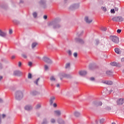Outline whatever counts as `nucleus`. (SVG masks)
<instances>
[{"label": "nucleus", "instance_id": "nucleus-1", "mask_svg": "<svg viewBox=\"0 0 124 124\" xmlns=\"http://www.w3.org/2000/svg\"><path fill=\"white\" fill-rule=\"evenodd\" d=\"M109 39L112 41L114 43H115L116 44L119 43L120 42V40L119 39V37H118L117 36H110Z\"/></svg>", "mask_w": 124, "mask_h": 124}, {"label": "nucleus", "instance_id": "nucleus-2", "mask_svg": "<svg viewBox=\"0 0 124 124\" xmlns=\"http://www.w3.org/2000/svg\"><path fill=\"white\" fill-rule=\"evenodd\" d=\"M16 98L17 100H20L23 98V93L21 91H17L16 93Z\"/></svg>", "mask_w": 124, "mask_h": 124}, {"label": "nucleus", "instance_id": "nucleus-3", "mask_svg": "<svg viewBox=\"0 0 124 124\" xmlns=\"http://www.w3.org/2000/svg\"><path fill=\"white\" fill-rule=\"evenodd\" d=\"M113 22H123L124 18L122 16H114L112 19Z\"/></svg>", "mask_w": 124, "mask_h": 124}, {"label": "nucleus", "instance_id": "nucleus-4", "mask_svg": "<svg viewBox=\"0 0 124 124\" xmlns=\"http://www.w3.org/2000/svg\"><path fill=\"white\" fill-rule=\"evenodd\" d=\"M84 20L87 24H91L93 22V18L89 16H86L84 17Z\"/></svg>", "mask_w": 124, "mask_h": 124}, {"label": "nucleus", "instance_id": "nucleus-5", "mask_svg": "<svg viewBox=\"0 0 124 124\" xmlns=\"http://www.w3.org/2000/svg\"><path fill=\"white\" fill-rule=\"evenodd\" d=\"M43 61L46 63H52L53 61H52L50 58L47 57H44L43 58Z\"/></svg>", "mask_w": 124, "mask_h": 124}, {"label": "nucleus", "instance_id": "nucleus-6", "mask_svg": "<svg viewBox=\"0 0 124 124\" xmlns=\"http://www.w3.org/2000/svg\"><path fill=\"white\" fill-rule=\"evenodd\" d=\"M93 106L94 107H99V106H102V103L101 102H96V101H93L92 103Z\"/></svg>", "mask_w": 124, "mask_h": 124}, {"label": "nucleus", "instance_id": "nucleus-7", "mask_svg": "<svg viewBox=\"0 0 124 124\" xmlns=\"http://www.w3.org/2000/svg\"><path fill=\"white\" fill-rule=\"evenodd\" d=\"M59 77L61 79V80L62 79V78H64V77H65L66 78H70V77H71V76H70V75H66L65 74H60L59 75Z\"/></svg>", "mask_w": 124, "mask_h": 124}, {"label": "nucleus", "instance_id": "nucleus-8", "mask_svg": "<svg viewBox=\"0 0 124 124\" xmlns=\"http://www.w3.org/2000/svg\"><path fill=\"white\" fill-rule=\"evenodd\" d=\"M117 105H123L124 103V99L123 98H120L117 100Z\"/></svg>", "mask_w": 124, "mask_h": 124}, {"label": "nucleus", "instance_id": "nucleus-9", "mask_svg": "<svg viewBox=\"0 0 124 124\" xmlns=\"http://www.w3.org/2000/svg\"><path fill=\"white\" fill-rule=\"evenodd\" d=\"M54 114L55 116L60 117L62 115V111L60 110H56L54 111Z\"/></svg>", "mask_w": 124, "mask_h": 124}, {"label": "nucleus", "instance_id": "nucleus-10", "mask_svg": "<svg viewBox=\"0 0 124 124\" xmlns=\"http://www.w3.org/2000/svg\"><path fill=\"white\" fill-rule=\"evenodd\" d=\"M80 5L78 3L74 4L73 5L71 6L70 8H72L73 9H77V8H79Z\"/></svg>", "mask_w": 124, "mask_h": 124}, {"label": "nucleus", "instance_id": "nucleus-11", "mask_svg": "<svg viewBox=\"0 0 124 124\" xmlns=\"http://www.w3.org/2000/svg\"><path fill=\"white\" fill-rule=\"evenodd\" d=\"M14 75L15 76H20V75H22V73L20 71H15L14 72Z\"/></svg>", "mask_w": 124, "mask_h": 124}, {"label": "nucleus", "instance_id": "nucleus-12", "mask_svg": "<svg viewBox=\"0 0 124 124\" xmlns=\"http://www.w3.org/2000/svg\"><path fill=\"white\" fill-rule=\"evenodd\" d=\"M32 109V107L30 105H27L25 107V109L27 111H31Z\"/></svg>", "mask_w": 124, "mask_h": 124}, {"label": "nucleus", "instance_id": "nucleus-13", "mask_svg": "<svg viewBox=\"0 0 124 124\" xmlns=\"http://www.w3.org/2000/svg\"><path fill=\"white\" fill-rule=\"evenodd\" d=\"M76 41H77V42H78V43H80V44H84V43H85L84 40L80 38L76 39Z\"/></svg>", "mask_w": 124, "mask_h": 124}, {"label": "nucleus", "instance_id": "nucleus-14", "mask_svg": "<svg viewBox=\"0 0 124 124\" xmlns=\"http://www.w3.org/2000/svg\"><path fill=\"white\" fill-rule=\"evenodd\" d=\"M79 74L80 76H85L87 74V72L86 71H80L79 72Z\"/></svg>", "mask_w": 124, "mask_h": 124}, {"label": "nucleus", "instance_id": "nucleus-15", "mask_svg": "<svg viewBox=\"0 0 124 124\" xmlns=\"http://www.w3.org/2000/svg\"><path fill=\"white\" fill-rule=\"evenodd\" d=\"M111 65L112 66H120V63L116 62H112L110 63Z\"/></svg>", "mask_w": 124, "mask_h": 124}, {"label": "nucleus", "instance_id": "nucleus-16", "mask_svg": "<svg viewBox=\"0 0 124 124\" xmlns=\"http://www.w3.org/2000/svg\"><path fill=\"white\" fill-rule=\"evenodd\" d=\"M0 36H2V37L6 36V33L0 30Z\"/></svg>", "mask_w": 124, "mask_h": 124}, {"label": "nucleus", "instance_id": "nucleus-17", "mask_svg": "<svg viewBox=\"0 0 124 124\" xmlns=\"http://www.w3.org/2000/svg\"><path fill=\"white\" fill-rule=\"evenodd\" d=\"M37 45H38V44L37 43H36V42L33 43L31 45L32 49H34V48H35V47H36Z\"/></svg>", "mask_w": 124, "mask_h": 124}, {"label": "nucleus", "instance_id": "nucleus-18", "mask_svg": "<svg viewBox=\"0 0 124 124\" xmlns=\"http://www.w3.org/2000/svg\"><path fill=\"white\" fill-rule=\"evenodd\" d=\"M55 98L54 96L51 97L50 99V104L52 105L53 104V102H54V100H55Z\"/></svg>", "mask_w": 124, "mask_h": 124}, {"label": "nucleus", "instance_id": "nucleus-19", "mask_svg": "<svg viewBox=\"0 0 124 124\" xmlns=\"http://www.w3.org/2000/svg\"><path fill=\"white\" fill-rule=\"evenodd\" d=\"M114 50L115 53H116V54H121V53H122V52L121 51V50L118 48H115Z\"/></svg>", "mask_w": 124, "mask_h": 124}, {"label": "nucleus", "instance_id": "nucleus-20", "mask_svg": "<svg viewBox=\"0 0 124 124\" xmlns=\"http://www.w3.org/2000/svg\"><path fill=\"white\" fill-rule=\"evenodd\" d=\"M74 114V116H75V117H79V116H80V112H79V111H75Z\"/></svg>", "mask_w": 124, "mask_h": 124}, {"label": "nucleus", "instance_id": "nucleus-21", "mask_svg": "<svg viewBox=\"0 0 124 124\" xmlns=\"http://www.w3.org/2000/svg\"><path fill=\"white\" fill-rule=\"evenodd\" d=\"M55 24V22L54 21H51L47 23L48 27H51V26H53Z\"/></svg>", "mask_w": 124, "mask_h": 124}, {"label": "nucleus", "instance_id": "nucleus-22", "mask_svg": "<svg viewBox=\"0 0 124 124\" xmlns=\"http://www.w3.org/2000/svg\"><path fill=\"white\" fill-rule=\"evenodd\" d=\"M50 80L51 82H55V81H56V78L54 76H51L50 78Z\"/></svg>", "mask_w": 124, "mask_h": 124}, {"label": "nucleus", "instance_id": "nucleus-23", "mask_svg": "<svg viewBox=\"0 0 124 124\" xmlns=\"http://www.w3.org/2000/svg\"><path fill=\"white\" fill-rule=\"evenodd\" d=\"M59 124H64V121H63V120H62V119H60L58 121Z\"/></svg>", "mask_w": 124, "mask_h": 124}, {"label": "nucleus", "instance_id": "nucleus-24", "mask_svg": "<svg viewBox=\"0 0 124 124\" xmlns=\"http://www.w3.org/2000/svg\"><path fill=\"white\" fill-rule=\"evenodd\" d=\"M65 68H69V67H70V63H67L65 64Z\"/></svg>", "mask_w": 124, "mask_h": 124}, {"label": "nucleus", "instance_id": "nucleus-25", "mask_svg": "<svg viewBox=\"0 0 124 124\" xmlns=\"http://www.w3.org/2000/svg\"><path fill=\"white\" fill-rule=\"evenodd\" d=\"M101 9H102L103 11H104L105 12H106V11H107V8H106V7H102L101 8Z\"/></svg>", "mask_w": 124, "mask_h": 124}, {"label": "nucleus", "instance_id": "nucleus-26", "mask_svg": "<svg viewBox=\"0 0 124 124\" xmlns=\"http://www.w3.org/2000/svg\"><path fill=\"white\" fill-rule=\"evenodd\" d=\"M101 31H107V28L103 27L101 28Z\"/></svg>", "mask_w": 124, "mask_h": 124}, {"label": "nucleus", "instance_id": "nucleus-27", "mask_svg": "<svg viewBox=\"0 0 124 124\" xmlns=\"http://www.w3.org/2000/svg\"><path fill=\"white\" fill-rule=\"evenodd\" d=\"M50 122L51 123H52V124H55V123H56V120H55V119L52 118L50 120Z\"/></svg>", "mask_w": 124, "mask_h": 124}, {"label": "nucleus", "instance_id": "nucleus-28", "mask_svg": "<svg viewBox=\"0 0 124 124\" xmlns=\"http://www.w3.org/2000/svg\"><path fill=\"white\" fill-rule=\"evenodd\" d=\"M99 123H100V124H103L104 123V119H100V120H99Z\"/></svg>", "mask_w": 124, "mask_h": 124}, {"label": "nucleus", "instance_id": "nucleus-29", "mask_svg": "<svg viewBox=\"0 0 124 124\" xmlns=\"http://www.w3.org/2000/svg\"><path fill=\"white\" fill-rule=\"evenodd\" d=\"M32 94L33 95H36V94H38V92H37V91H33L32 92Z\"/></svg>", "mask_w": 124, "mask_h": 124}, {"label": "nucleus", "instance_id": "nucleus-30", "mask_svg": "<svg viewBox=\"0 0 124 124\" xmlns=\"http://www.w3.org/2000/svg\"><path fill=\"white\" fill-rule=\"evenodd\" d=\"M33 16L34 18H36V17L37 16V14L36 13V12H34L33 13Z\"/></svg>", "mask_w": 124, "mask_h": 124}, {"label": "nucleus", "instance_id": "nucleus-31", "mask_svg": "<svg viewBox=\"0 0 124 124\" xmlns=\"http://www.w3.org/2000/svg\"><path fill=\"white\" fill-rule=\"evenodd\" d=\"M112 72H111V71H108L106 72V74H107V75H111Z\"/></svg>", "mask_w": 124, "mask_h": 124}, {"label": "nucleus", "instance_id": "nucleus-32", "mask_svg": "<svg viewBox=\"0 0 124 124\" xmlns=\"http://www.w3.org/2000/svg\"><path fill=\"white\" fill-rule=\"evenodd\" d=\"M58 28H60V25H54L53 26V28L54 29H57Z\"/></svg>", "mask_w": 124, "mask_h": 124}, {"label": "nucleus", "instance_id": "nucleus-33", "mask_svg": "<svg viewBox=\"0 0 124 124\" xmlns=\"http://www.w3.org/2000/svg\"><path fill=\"white\" fill-rule=\"evenodd\" d=\"M28 79H31V74L29 73L28 76Z\"/></svg>", "mask_w": 124, "mask_h": 124}, {"label": "nucleus", "instance_id": "nucleus-34", "mask_svg": "<svg viewBox=\"0 0 124 124\" xmlns=\"http://www.w3.org/2000/svg\"><path fill=\"white\" fill-rule=\"evenodd\" d=\"M113 82L112 81H108V85H112Z\"/></svg>", "mask_w": 124, "mask_h": 124}, {"label": "nucleus", "instance_id": "nucleus-35", "mask_svg": "<svg viewBox=\"0 0 124 124\" xmlns=\"http://www.w3.org/2000/svg\"><path fill=\"white\" fill-rule=\"evenodd\" d=\"M47 123H48V121L46 120V119H44L42 124H46Z\"/></svg>", "mask_w": 124, "mask_h": 124}, {"label": "nucleus", "instance_id": "nucleus-36", "mask_svg": "<svg viewBox=\"0 0 124 124\" xmlns=\"http://www.w3.org/2000/svg\"><path fill=\"white\" fill-rule=\"evenodd\" d=\"M40 78H38L35 82V84H36V85H38V81H39Z\"/></svg>", "mask_w": 124, "mask_h": 124}, {"label": "nucleus", "instance_id": "nucleus-37", "mask_svg": "<svg viewBox=\"0 0 124 124\" xmlns=\"http://www.w3.org/2000/svg\"><path fill=\"white\" fill-rule=\"evenodd\" d=\"M90 81H93L95 80V79L93 77H91L90 78Z\"/></svg>", "mask_w": 124, "mask_h": 124}, {"label": "nucleus", "instance_id": "nucleus-38", "mask_svg": "<svg viewBox=\"0 0 124 124\" xmlns=\"http://www.w3.org/2000/svg\"><path fill=\"white\" fill-rule=\"evenodd\" d=\"M45 70H48L49 69V67L47 66V65H45Z\"/></svg>", "mask_w": 124, "mask_h": 124}, {"label": "nucleus", "instance_id": "nucleus-39", "mask_svg": "<svg viewBox=\"0 0 124 124\" xmlns=\"http://www.w3.org/2000/svg\"><path fill=\"white\" fill-rule=\"evenodd\" d=\"M40 107H41V106L40 105L38 104L36 106V109H39V108H40Z\"/></svg>", "mask_w": 124, "mask_h": 124}, {"label": "nucleus", "instance_id": "nucleus-40", "mask_svg": "<svg viewBox=\"0 0 124 124\" xmlns=\"http://www.w3.org/2000/svg\"><path fill=\"white\" fill-rule=\"evenodd\" d=\"M74 57H75V58H77V56H78V54H77V52H75L73 54Z\"/></svg>", "mask_w": 124, "mask_h": 124}, {"label": "nucleus", "instance_id": "nucleus-41", "mask_svg": "<svg viewBox=\"0 0 124 124\" xmlns=\"http://www.w3.org/2000/svg\"><path fill=\"white\" fill-rule=\"evenodd\" d=\"M110 13L112 14H115V9H113L110 10Z\"/></svg>", "mask_w": 124, "mask_h": 124}, {"label": "nucleus", "instance_id": "nucleus-42", "mask_svg": "<svg viewBox=\"0 0 124 124\" xmlns=\"http://www.w3.org/2000/svg\"><path fill=\"white\" fill-rule=\"evenodd\" d=\"M117 32L118 33H121V32H122V30H120V29H118V30H117Z\"/></svg>", "mask_w": 124, "mask_h": 124}, {"label": "nucleus", "instance_id": "nucleus-43", "mask_svg": "<svg viewBox=\"0 0 124 124\" xmlns=\"http://www.w3.org/2000/svg\"><path fill=\"white\" fill-rule=\"evenodd\" d=\"M13 32V31H12V29H10L9 31V33L10 34H12V33Z\"/></svg>", "mask_w": 124, "mask_h": 124}, {"label": "nucleus", "instance_id": "nucleus-44", "mask_svg": "<svg viewBox=\"0 0 124 124\" xmlns=\"http://www.w3.org/2000/svg\"><path fill=\"white\" fill-rule=\"evenodd\" d=\"M22 56L24 59H27V55L26 54H22Z\"/></svg>", "mask_w": 124, "mask_h": 124}, {"label": "nucleus", "instance_id": "nucleus-45", "mask_svg": "<svg viewBox=\"0 0 124 124\" xmlns=\"http://www.w3.org/2000/svg\"><path fill=\"white\" fill-rule=\"evenodd\" d=\"M28 65H29V66H31V65H32V62H29Z\"/></svg>", "mask_w": 124, "mask_h": 124}, {"label": "nucleus", "instance_id": "nucleus-46", "mask_svg": "<svg viewBox=\"0 0 124 124\" xmlns=\"http://www.w3.org/2000/svg\"><path fill=\"white\" fill-rule=\"evenodd\" d=\"M67 53H68V55H69V56H70L71 55V51H70V50H68V51H67Z\"/></svg>", "mask_w": 124, "mask_h": 124}, {"label": "nucleus", "instance_id": "nucleus-47", "mask_svg": "<svg viewBox=\"0 0 124 124\" xmlns=\"http://www.w3.org/2000/svg\"><path fill=\"white\" fill-rule=\"evenodd\" d=\"M108 81L107 80L104 81V84H106L107 85H108Z\"/></svg>", "mask_w": 124, "mask_h": 124}, {"label": "nucleus", "instance_id": "nucleus-48", "mask_svg": "<svg viewBox=\"0 0 124 124\" xmlns=\"http://www.w3.org/2000/svg\"><path fill=\"white\" fill-rule=\"evenodd\" d=\"M21 65H22V63L21 62H18V66L20 67Z\"/></svg>", "mask_w": 124, "mask_h": 124}, {"label": "nucleus", "instance_id": "nucleus-49", "mask_svg": "<svg viewBox=\"0 0 124 124\" xmlns=\"http://www.w3.org/2000/svg\"><path fill=\"white\" fill-rule=\"evenodd\" d=\"M2 79H3V77H2V76H0V81H1Z\"/></svg>", "mask_w": 124, "mask_h": 124}, {"label": "nucleus", "instance_id": "nucleus-50", "mask_svg": "<svg viewBox=\"0 0 124 124\" xmlns=\"http://www.w3.org/2000/svg\"><path fill=\"white\" fill-rule=\"evenodd\" d=\"M53 105V107H55V108L57 107V104L56 103H54Z\"/></svg>", "mask_w": 124, "mask_h": 124}, {"label": "nucleus", "instance_id": "nucleus-51", "mask_svg": "<svg viewBox=\"0 0 124 124\" xmlns=\"http://www.w3.org/2000/svg\"><path fill=\"white\" fill-rule=\"evenodd\" d=\"M98 123H99V120H96L95 121V124H98Z\"/></svg>", "mask_w": 124, "mask_h": 124}, {"label": "nucleus", "instance_id": "nucleus-52", "mask_svg": "<svg viewBox=\"0 0 124 124\" xmlns=\"http://www.w3.org/2000/svg\"><path fill=\"white\" fill-rule=\"evenodd\" d=\"M57 88H60V84L58 83L56 84Z\"/></svg>", "mask_w": 124, "mask_h": 124}, {"label": "nucleus", "instance_id": "nucleus-53", "mask_svg": "<svg viewBox=\"0 0 124 124\" xmlns=\"http://www.w3.org/2000/svg\"><path fill=\"white\" fill-rule=\"evenodd\" d=\"M44 19H45V20H46V19H47V16H44Z\"/></svg>", "mask_w": 124, "mask_h": 124}, {"label": "nucleus", "instance_id": "nucleus-54", "mask_svg": "<svg viewBox=\"0 0 124 124\" xmlns=\"http://www.w3.org/2000/svg\"><path fill=\"white\" fill-rule=\"evenodd\" d=\"M115 11H118L119 10V8H118L117 7H115Z\"/></svg>", "mask_w": 124, "mask_h": 124}, {"label": "nucleus", "instance_id": "nucleus-55", "mask_svg": "<svg viewBox=\"0 0 124 124\" xmlns=\"http://www.w3.org/2000/svg\"><path fill=\"white\" fill-rule=\"evenodd\" d=\"M2 69V65H1V64L0 63V69Z\"/></svg>", "mask_w": 124, "mask_h": 124}, {"label": "nucleus", "instance_id": "nucleus-56", "mask_svg": "<svg viewBox=\"0 0 124 124\" xmlns=\"http://www.w3.org/2000/svg\"><path fill=\"white\" fill-rule=\"evenodd\" d=\"M2 117L3 118H5V114H2Z\"/></svg>", "mask_w": 124, "mask_h": 124}, {"label": "nucleus", "instance_id": "nucleus-57", "mask_svg": "<svg viewBox=\"0 0 124 124\" xmlns=\"http://www.w3.org/2000/svg\"><path fill=\"white\" fill-rule=\"evenodd\" d=\"M121 62H124V58H122Z\"/></svg>", "mask_w": 124, "mask_h": 124}, {"label": "nucleus", "instance_id": "nucleus-58", "mask_svg": "<svg viewBox=\"0 0 124 124\" xmlns=\"http://www.w3.org/2000/svg\"><path fill=\"white\" fill-rule=\"evenodd\" d=\"M15 58V56H12V59L13 60Z\"/></svg>", "mask_w": 124, "mask_h": 124}, {"label": "nucleus", "instance_id": "nucleus-59", "mask_svg": "<svg viewBox=\"0 0 124 124\" xmlns=\"http://www.w3.org/2000/svg\"><path fill=\"white\" fill-rule=\"evenodd\" d=\"M2 102V99H1V98H0V103Z\"/></svg>", "mask_w": 124, "mask_h": 124}, {"label": "nucleus", "instance_id": "nucleus-60", "mask_svg": "<svg viewBox=\"0 0 124 124\" xmlns=\"http://www.w3.org/2000/svg\"><path fill=\"white\" fill-rule=\"evenodd\" d=\"M112 92H113V90H110V91H109V93H112Z\"/></svg>", "mask_w": 124, "mask_h": 124}, {"label": "nucleus", "instance_id": "nucleus-61", "mask_svg": "<svg viewBox=\"0 0 124 124\" xmlns=\"http://www.w3.org/2000/svg\"><path fill=\"white\" fill-rule=\"evenodd\" d=\"M51 86H54V83H51Z\"/></svg>", "mask_w": 124, "mask_h": 124}, {"label": "nucleus", "instance_id": "nucleus-62", "mask_svg": "<svg viewBox=\"0 0 124 124\" xmlns=\"http://www.w3.org/2000/svg\"><path fill=\"white\" fill-rule=\"evenodd\" d=\"M40 3H43V2H42V1H40Z\"/></svg>", "mask_w": 124, "mask_h": 124}, {"label": "nucleus", "instance_id": "nucleus-63", "mask_svg": "<svg viewBox=\"0 0 124 124\" xmlns=\"http://www.w3.org/2000/svg\"><path fill=\"white\" fill-rule=\"evenodd\" d=\"M1 122V120L0 119V124Z\"/></svg>", "mask_w": 124, "mask_h": 124}, {"label": "nucleus", "instance_id": "nucleus-64", "mask_svg": "<svg viewBox=\"0 0 124 124\" xmlns=\"http://www.w3.org/2000/svg\"><path fill=\"white\" fill-rule=\"evenodd\" d=\"M123 72H124V70H123Z\"/></svg>", "mask_w": 124, "mask_h": 124}]
</instances>
